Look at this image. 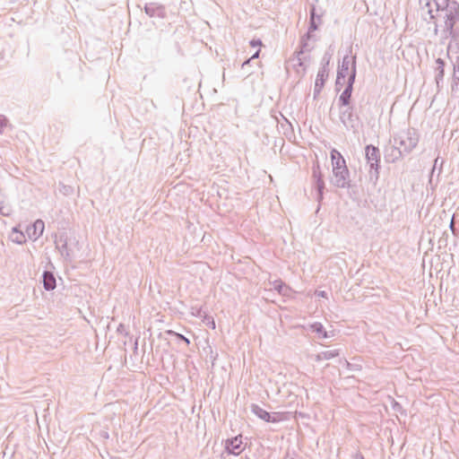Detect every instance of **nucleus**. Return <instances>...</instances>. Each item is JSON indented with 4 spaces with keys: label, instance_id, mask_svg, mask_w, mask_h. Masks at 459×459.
<instances>
[{
    "label": "nucleus",
    "instance_id": "1",
    "mask_svg": "<svg viewBox=\"0 0 459 459\" xmlns=\"http://www.w3.org/2000/svg\"><path fill=\"white\" fill-rule=\"evenodd\" d=\"M436 5L434 11L431 7L430 1L427 2L426 5L429 7L428 13L430 20L434 23V34L438 33L437 17H442L445 20L444 29L442 30L444 38H451L452 40L456 41L459 39V29L455 28V24L459 22V3L456 0H432Z\"/></svg>",
    "mask_w": 459,
    "mask_h": 459
},
{
    "label": "nucleus",
    "instance_id": "2",
    "mask_svg": "<svg viewBox=\"0 0 459 459\" xmlns=\"http://www.w3.org/2000/svg\"><path fill=\"white\" fill-rule=\"evenodd\" d=\"M330 156L333 167V177L330 179L331 184L337 188H351L354 185L351 183L350 170L345 159L336 149L331 151Z\"/></svg>",
    "mask_w": 459,
    "mask_h": 459
},
{
    "label": "nucleus",
    "instance_id": "3",
    "mask_svg": "<svg viewBox=\"0 0 459 459\" xmlns=\"http://www.w3.org/2000/svg\"><path fill=\"white\" fill-rule=\"evenodd\" d=\"M393 141L394 144H398L403 152L410 154L418 145L420 141V134L417 129L413 127H408L405 130L393 135Z\"/></svg>",
    "mask_w": 459,
    "mask_h": 459
},
{
    "label": "nucleus",
    "instance_id": "4",
    "mask_svg": "<svg viewBox=\"0 0 459 459\" xmlns=\"http://www.w3.org/2000/svg\"><path fill=\"white\" fill-rule=\"evenodd\" d=\"M365 158L369 166V179L376 184L380 175L381 152L378 147L373 144H368L365 147Z\"/></svg>",
    "mask_w": 459,
    "mask_h": 459
},
{
    "label": "nucleus",
    "instance_id": "5",
    "mask_svg": "<svg viewBox=\"0 0 459 459\" xmlns=\"http://www.w3.org/2000/svg\"><path fill=\"white\" fill-rule=\"evenodd\" d=\"M332 53L329 51H326L321 60V67L318 70L316 79L315 82V88H314V93L313 98L316 100L318 98L321 91L323 90L325 83L326 80L328 79L329 75V64L330 60L332 58Z\"/></svg>",
    "mask_w": 459,
    "mask_h": 459
},
{
    "label": "nucleus",
    "instance_id": "6",
    "mask_svg": "<svg viewBox=\"0 0 459 459\" xmlns=\"http://www.w3.org/2000/svg\"><path fill=\"white\" fill-rule=\"evenodd\" d=\"M245 449L246 446H243L241 434L230 438H227L224 440V451L221 454V458L226 459V456L224 455L225 454L238 456Z\"/></svg>",
    "mask_w": 459,
    "mask_h": 459
},
{
    "label": "nucleus",
    "instance_id": "7",
    "mask_svg": "<svg viewBox=\"0 0 459 459\" xmlns=\"http://www.w3.org/2000/svg\"><path fill=\"white\" fill-rule=\"evenodd\" d=\"M312 178L314 187L316 190V201L321 203L324 199V190L325 188V184L324 181V176L322 174L319 162L316 161L312 166Z\"/></svg>",
    "mask_w": 459,
    "mask_h": 459
},
{
    "label": "nucleus",
    "instance_id": "8",
    "mask_svg": "<svg viewBox=\"0 0 459 459\" xmlns=\"http://www.w3.org/2000/svg\"><path fill=\"white\" fill-rule=\"evenodd\" d=\"M144 13L150 17H158L165 19L167 17L166 6L156 2L146 3L144 5Z\"/></svg>",
    "mask_w": 459,
    "mask_h": 459
},
{
    "label": "nucleus",
    "instance_id": "9",
    "mask_svg": "<svg viewBox=\"0 0 459 459\" xmlns=\"http://www.w3.org/2000/svg\"><path fill=\"white\" fill-rule=\"evenodd\" d=\"M406 155L398 144L386 146L384 150V159L387 163H394Z\"/></svg>",
    "mask_w": 459,
    "mask_h": 459
},
{
    "label": "nucleus",
    "instance_id": "10",
    "mask_svg": "<svg viewBox=\"0 0 459 459\" xmlns=\"http://www.w3.org/2000/svg\"><path fill=\"white\" fill-rule=\"evenodd\" d=\"M55 245L61 255L64 256L66 261L71 262L72 255L71 250L68 248L66 233H62L58 237L55 234Z\"/></svg>",
    "mask_w": 459,
    "mask_h": 459
},
{
    "label": "nucleus",
    "instance_id": "11",
    "mask_svg": "<svg viewBox=\"0 0 459 459\" xmlns=\"http://www.w3.org/2000/svg\"><path fill=\"white\" fill-rule=\"evenodd\" d=\"M345 108L340 113V120L345 126L354 127L355 122L359 121V117L354 114V107L350 105Z\"/></svg>",
    "mask_w": 459,
    "mask_h": 459
},
{
    "label": "nucleus",
    "instance_id": "12",
    "mask_svg": "<svg viewBox=\"0 0 459 459\" xmlns=\"http://www.w3.org/2000/svg\"><path fill=\"white\" fill-rule=\"evenodd\" d=\"M354 56L345 55L337 68L338 79H345L350 74V65L352 66Z\"/></svg>",
    "mask_w": 459,
    "mask_h": 459
},
{
    "label": "nucleus",
    "instance_id": "13",
    "mask_svg": "<svg viewBox=\"0 0 459 459\" xmlns=\"http://www.w3.org/2000/svg\"><path fill=\"white\" fill-rule=\"evenodd\" d=\"M436 65L435 82L437 84V92H439L443 87L446 63L442 58L438 57L436 59Z\"/></svg>",
    "mask_w": 459,
    "mask_h": 459
},
{
    "label": "nucleus",
    "instance_id": "14",
    "mask_svg": "<svg viewBox=\"0 0 459 459\" xmlns=\"http://www.w3.org/2000/svg\"><path fill=\"white\" fill-rule=\"evenodd\" d=\"M45 224L42 220H37L26 229V233L30 239L37 240L44 231Z\"/></svg>",
    "mask_w": 459,
    "mask_h": 459
},
{
    "label": "nucleus",
    "instance_id": "15",
    "mask_svg": "<svg viewBox=\"0 0 459 459\" xmlns=\"http://www.w3.org/2000/svg\"><path fill=\"white\" fill-rule=\"evenodd\" d=\"M322 13H317L315 4H311L309 10V30L316 31L318 30L319 25L322 23Z\"/></svg>",
    "mask_w": 459,
    "mask_h": 459
},
{
    "label": "nucleus",
    "instance_id": "16",
    "mask_svg": "<svg viewBox=\"0 0 459 459\" xmlns=\"http://www.w3.org/2000/svg\"><path fill=\"white\" fill-rule=\"evenodd\" d=\"M353 87L345 86L343 91L341 93L338 99V106L340 108L342 107L350 106L351 104Z\"/></svg>",
    "mask_w": 459,
    "mask_h": 459
},
{
    "label": "nucleus",
    "instance_id": "17",
    "mask_svg": "<svg viewBox=\"0 0 459 459\" xmlns=\"http://www.w3.org/2000/svg\"><path fill=\"white\" fill-rule=\"evenodd\" d=\"M42 283L46 290H53L56 287V281L54 273L50 271H44L42 274Z\"/></svg>",
    "mask_w": 459,
    "mask_h": 459
},
{
    "label": "nucleus",
    "instance_id": "18",
    "mask_svg": "<svg viewBox=\"0 0 459 459\" xmlns=\"http://www.w3.org/2000/svg\"><path fill=\"white\" fill-rule=\"evenodd\" d=\"M452 92L459 96V56L456 57V62L454 65V73L452 76Z\"/></svg>",
    "mask_w": 459,
    "mask_h": 459
},
{
    "label": "nucleus",
    "instance_id": "19",
    "mask_svg": "<svg viewBox=\"0 0 459 459\" xmlns=\"http://www.w3.org/2000/svg\"><path fill=\"white\" fill-rule=\"evenodd\" d=\"M299 46H300V49L296 50L293 55L295 56L296 59L298 61V65L303 66L304 63L302 61L301 56L306 51H309L310 49L308 48V44H307V41H306L305 38L300 39Z\"/></svg>",
    "mask_w": 459,
    "mask_h": 459
},
{
    "label": "nucleus",
    "instance_id": "20",
    "mask_svg": "<svg viewBox=\"0 0 459 459\" xmlns=\"http://www.w3.org/2000/svg\"><path fill=\"white\" fill-rule=\"evenodd\" d=\"M309 327L313 333H316L318 334L319 338L326 339L331 336H333V334H331V335L328 334V333L325 331L324 325L319 322H315V323L311 324Z\"/></svg>",
    "mask_w": 459,
    "mask_h": 459
},
{
    "label": "nucleus",
    "instance_id": "21",
    "mask_svg": "<svg viewBox=\"0 0 459 459\" xmlns=\"http://www.w3.org/2000/svg\"><path fill=\"white\" fill-rule=\"evenodd\" d=\"M251 411L259 419L267 422L270 420V412L261 408L258 404L252 403L250 406Z\"/></svg>",
    "mask_w": 459,
    "mask_h": 459
},
{
    "label": "nucleus",
    "instance_id": "22",
    "mask_svg": "<svg viewBox=\"0 0 459 459\" xmlns=\"http://www.w3.org/2000/svg\"><path fill=\"white\" fill-rule=\"evenodd\" d=\"M340 355V350H331V351H325L322 352H319L316 355L315 360L316 361H321V360H327L333 359Z\"/></svg>",
    "mask_w": 459,
    "mask_h": 459
},
{
    "label": "nucleus",
    "instance_id": "23",
    "mask_svg": "<svg viewBox=\"0 0 459 459\" xmlns=\"http://www.w3.org/2000/svg\"><path fill=\"white\" fill-rule=\"evenodd\" d=\"M273 289L282 296H288L291 290L281 279L275 280L272 282Z\"/></svg>",
    "mask_w": 459,
    "mask_h": 459
},
{
    "label": "nucleus",
    "instance_id": "24",
    "mask_svg": "<svg viewBox=\"0 0 459 459\" xmlns=\"http://www.w3.org/2000/svg\"><path fill=\"white\" fill-rule=\"evenodd\" d=\"M13 242L22 245L26 242L25 235L22 231H21L18 227H13L12 230V234L10 236Z\"/></svg>",
    "mask_w": 459,
    "mask_h": 459
},
{
    "label": "nucleus",
    "instance_id": "25",
    "mask_svg": "<svg viewBox=\"0 0 459 459\" xmlns=\"http://www.w3.org/2000/svg\"><path fill=\"white\" fill-rule=\"evenodd\" d=\"M288 412L275 411L270 412V420H267L269 423H277L280 421L287 420Z\"/></svg>",
    "mask_w": 459,
    "mask_h": 459
},
{
    "label": "nucleus",
    "instance_id": "26",
    "mask_svg": "<svg viewBox=\"0 0 459 459\" xmlns=\"http://www.w3.org/2000/svg\"><path fill=\"white\" fill-rule=\"evenodd\" d=\"M356 59H357V56H354L352 66L351 67L350 74L347 75L348 76V80L346 82L347 86L353 87V85H354L356 74H357Z\"/></svg>",
    "mask_w": 459,
    "mask_h": 459
},
{
    "label": "nucleus",
    "instance_id": "27",
    "mask_svg": "<svg viewBox=\"0 0 459 459\" xmlns=\"http://www.w3.org/2000/svg\"><path fill=\"white\" fill-rule=\"evenodd\" d=\"M59 192L64 195H71L74 193V187L68 185H65L64 183H59Z\"/></svg>",
    "mask_w": 459,
    "mask_h": 459
},
{
    "label": "nucleus",
    "instance_id": "28",
    "mask_svg": "<svg viewBox=\"0 0 459 459\" xmlns=\"http://www.w3.org/2000/svg\"><path fill=\"white\" fill-rule=\"evenodd\" d=\"M202 319H203V322L205 323V325L209 328L215 329L216 325H215V321H214L212 316H209L207 314H204V317Z\"/></svg>",
    "mask_w": 459,
    "mask_h": 459
},
{
    "label": "nucleus",
    "instance_id": "29",
    "mask_svg": "<svg viewBox=\"0 0 459 459\" xmlns=\"http://www.w3.org/2000/svg\"><path fill=\"white\" fill-rule=\"evenodd\" d=\"M191 314L194 316H196V317H199V318H203L204 317V314H206V313L203 311L201 307H191Z\"/></svg>",
    "mask_w": 459,
    "mask_h": 459
},
{
    "label": "nucleus",
    "instance_id": "30",
    "mask_svg": "<svg viewBox=\"0 0 459 459\" xmlns=\"http://www.w3.org/2000/svg\"><path fill=\"white\" fill-rule=\"evenodd\" d=\"M7 117L4 115H0V134H3L4 128L7 126Z\"/></svg>",
    "mask_w": 459,
    "mask_h": 459
},
{
    "label": "nucleus",
    "instance_id": "31",
    "mask_svg": "<svg viewBox=\"0 0 459 459\" xmlns=\"http://www.w3.org/2000/svg\"><path fill=\"white\" fill-rule=\"evenodd\" d=\"M345 79H338V75H336V81H335V91L338 92L341 91L342 87L344 84Z\"/></svg>",
    "mask_w": 459,
    "mask_h": 459
},
{
    "label": "nucleus",
    "instance_id": "32",
    "mask_svg": "<svg viewBox=\"0 0 459 459\" xmlns=\"http://www.w3.org/2000/svg\"><path fill=\"white\" fill-rule=\"evenodd\" d=\"M117 332L118 333L124 334L127 336L129 333L126 331V325L124 324H119V325L117 328Z\"/></svg>",
    "mask_w": 459,
    "mask_h": 459
},
{
    "label": "nucleus",
    "instance_id": "33",
    "mask_svg": "<svg viewBox=\"0 0 459 459\" xmlns=\"http://www.w3.org/2000/svg\"><path fill=\"white\" fill-rule=\"evenodd\" d=\"M209 348V351H210V358L212 359V366L213 367L214 364H215V360L218 359V353L217 352H213L211 346L208 347Z\"/></svg>",
    "mask_w": 459,
    "mask_h": 459
},
{
    "label": "nucleus",
    "instance_id": "34",
    "mask_svg": "<svg viewBox=\"0 0 459 459\" xmlns=\"http://www.w3.org/2000/svg\"><path fill=\"white\" fill-rule=\"evenodd\" d=\"M344 363H345L346 368H348L350 370H359V369H360V367H359L356 364H352V363L349 362L348 360H345Z\"/></svg>",
    "mask_w": 459,
    "mask_h": 459
},
{
    "label": "nucleus",
    "instance_id": "35",
    "mask_svg": "<svg viewBox=\"0 0 459 459\" xmlns=\"http://www.w3.org/2000/svg\"><path fill=\"white\" fill-rule=\"evenodd\" d=\"M249 45L252 48H256L262 46V40L260 39H253L250 40Z\"/></svg>",
    "mask_w": 459,
    "mask_h": 459
},
{
    "label": "nucleus",
    "instance_id": "36",
    "mask_svg": "<svg viewBox=\"0 0 459 459\" xmlns=\"http://www.w3.org/2000/svg\"><path fill=\"white\" fill-rule=\"evenodd\" d=\"M392 408H393V410H394V411H400V412H402V411H403V407H402V405H401L398 402H396V401H394H394H393V403H392Z\"/></svg>",
    "mask_w": 459,
    "mask_h": 459
},
{
    "label": "nucleus",
    "instance_id": "37",
    "mask_svg": "<svg viewBox=\"0 0 459 459\" xmlns=\"http://www.w3.org/2000/svg\"><path fill=\"white\" fill-rule=\"evenodd\" d=\"M177 339L184 342L187 346L190 344V340L187 337H186L185 335H183L182 333H178L177 335Z\"/></svg>",
    "mask_w": 459,
    "mask_h": 459
},
{
    "label": "nucleus",
    "instance_id": "38",
    "mask_svg": "<svg viewBox=\"0 0 459 459\" xmlns=\"http://www.w3.org/2000/svg\"><path fill=\"white\" fill-rule=\"evenodd\" d=\"M438 162H439V158L437 157V158H436V159H435V160H434V165H433V168H432V170H431L430 178H432V176H433V174H434V171H435L436 168H437V166H439V163H438Z\"/></svg>",
    "mask_w": 459,
    "mask_h": 459
},
{
    "label": "nucleus",
    "instance_id": "39",
    "mask_svg": "<svg viewBox=\"0 0 459 459\" xmlns=\"http://www.w3.org/2000/svg\"><path fill=\"white\" fill-rule=\"evenodd\" d=\"M352 459H365V457L360 452H357L352 455Z\"/></svg>",
    "mask_w": 459,
    "mask_h": 459
},
{
    "label": "nucleus",
    "instance_id": "40",
    "mask_svg": "<svg viewBox=\"0 0 459 459\" xmlns=\"http://www.w3.org/2000/svg\"><path fill=\"white\" fill-rule=\"evenodd\" d=\"M316 295L322 298L327 297V293L325 290H316Z\"/></svg>",
    "mask_w": 459,
    "mask_h": 459
},
{
    "label": "nucleus",
    "instance_id": "41",
    "mask_svg": "<svg viewBox=\"0 0 459 459\" xmlns=\"http://www.w3.org/2000/svg\"><path fill=\"white\" fill-rule=\"evenodd\" d=\"M297 456L298 455L295 452H293L292 455H290V453L287 452L284 459H296Z\"/></svg>",
    "mask_w": 459,
    "mask_h": 459
},
{
    "label": "nucleus",
    "instance_id": "42",
    "mask_svg": "<svg viewBox=\"0 0 459 459\" xmlns=\"http://www.w3.org/2000/svg\"><path fill=\"white\" fill-rule=\"evenodd\" d=\"M3 202L0 201V213L4 216L9 215L8 212H4V207L2 205Z\"/></svg>",
    "mask_w": 459,
    "mask_h": 459
},
{
    "label": "nucleus",
    "instance_id": "43",
    "mask_svg": "<svg viewBox=\"0 0 459 459\" xmlns=\"http://www.w3.org/2000/svg\"><path fill=\"white\" fill-rule=\"evenodd\" d=\"M312 32H313V31H310V30H309V29H308V30H307V32L304 36H302L301 38H305V39H306V41H307L308 39H311V37H312L311 33H312Z\"/></svg>",
    "mask_w": 459,
    "mask_h": 459
},
{
    "label": "nucleus",
    "instance_id": "44",
    "mask_svg": "<svg viewBox=\"0 0 459 459\" xmlns=\"http://www.w3.org/2000/svg\"><path fill=\"white\" fill-rule=\"evenodd\" d=\"M251 61H252V58H250V57H249L248 59L245 60V61L242 63L241 67H242V68H245L247 65H250V63H251Z\"/></svg>",
    "mask_w": 459,
    "mask_h": 459
},
{
    "label": "nucleus",
    "instance_id": "45",
    "mask_svg": "<svg viewBox=\"0 0 459 459\" xmlns=\"http://www.w3.org/2000/svg\"><path fill=\"white\" fill-rule=\"evenodd\" d=\"M167 334L168 335H170V336H175L177 338V335L178 334V333L173 331V330H168L167 332Z\"/></svg>",
    "mask_w": 459,
    "mask_h": 459
},
{
    "label": "nucleus",
    "instance_id": "46",
    "mask_svg": "<svg viewBox=\"0 0 459 459\" xmlns=\"http://www.w3.org/2000/svg\"><path fill=\"white\" fill-rule=\"evenodd\" d=\"M260 52H261L260 49L256 50L255 53L250 58H252V60L255 59V58H258L259 55H260Z\"/></svg>",
    "mask_w": 459,
    "mask_h": 459
},
{
    "label": "nucleus",
    "instance_id": "47",
    "mask_svg": "<svg viewBox=\"0 0 459 459\" xmlns=\"http://www.w3.org/2000/svg\"><path fill=\"white\" fill-rule=\"evenodd\" d=\"M443 164H444V160H441L439 162V172L442 170Z\"/></svg>",
    "mask_w": 459,
    "mask_h": 459
},
{
    "label": "nucleus",
    "instance_id": "48",
    "mask_svg": "<svg viewBox=\"0 0 459 459\" xmlns=\"http://www.w3.org/2000/svg\"><path fill=\"white\" fill-rule=\"evenodd\" d=\"M102 437H104L105 438H108V432H104V434L102 435Z\"/></svg>",
    "mask_w": 459,
    "mask_h": 459
},
{
    "label": "nucleus",
    "instance_id": "49",
    "mask_svg": "<svg viewBox=\"0 0 459 459\" xmlns=\"http://www.w3.org/2000/svg\"><path fill=\"white\" fill-rule=\"evenodd\" d=\"M450 228L452 230H454V223L453 222L450 223Z\"/></svg>",
    "mask_w": 459,
    "mask_h": 459
},
{
    "label": "nucleus",
    "instance_id": "50",
    "mask_svg": "<svg viewBox=\"0 0 459 459\" xmlns=\"http://www.w3.org/2000/svg\"><path fill=\"white\" fill-rule=\"evenodd\" d=\"M134 350H137V341L135 342V344H134Z\"/></svg>",
    "mask_w": 459,
    "mask_h": 459
},
{
    "label": "nucleus",
    "instance_id": "51",
    "mask_svg": "<svg viewBox=\"0 0 459 459\" xmlns=\"http://www.w3.org/2000/svg\"><path fill=\"white\" fill-rule=\"evenodd\" d=\"M285 120H286V123H288V125H289L290 126H291V125H290V123L289 122V120H287L286 118H285Z\"/></svg>",
    "mask_w": 459,
    "mask_h": 459
}]
</instances>
